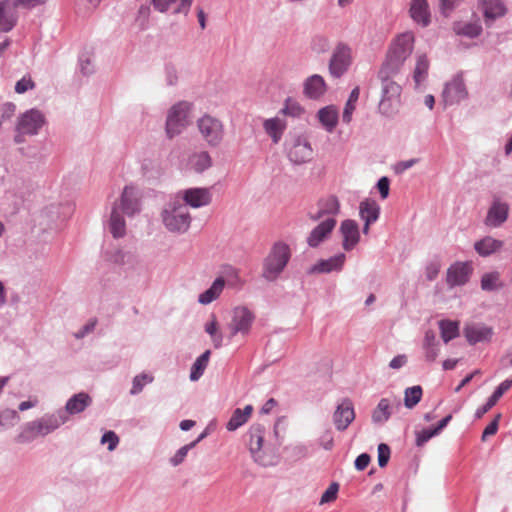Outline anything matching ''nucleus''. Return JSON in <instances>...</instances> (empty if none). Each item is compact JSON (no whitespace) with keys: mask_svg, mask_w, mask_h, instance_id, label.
Here are the masks:
<instances>
[{"mask_svg":"<svg viewBox=\"0 0 512 512\" xmlns=\"http://www.w3.org/2000/svg\"><path fill=\"white\" fill-rule=\"evenodd\" d=\"M20 421L18 412L14 409H1L0 410V428L9 429L14 427Z\"/></svg>","mask_w":512,"mask_h":512,"instance_id":"nucleus-45","label":"nucleus"},{"mask_svg":"<svg viewBox=\"0 0 512 512\" xmlns=\"http://www.w3.org/2000/svg\"><path fill=\"white\" fill-rule=\"evenodd\" d=\"M254 314L247 307H236L233 311L231 322L229 323V337L237 334L247 335L254 321Z\"/></svg>","mask_w":512,"mask_h":512,"instance_id":"nucleus-16","label":"nucleus"},{"mask_svg":"<svg viewBox=\"0 0 512 512\" xmlns=\"http://www.w3.org/2000/svg\"><path fill=\"white\" fill-rule=\"evenodd\" d=\"M178 70L175 65L168 63L165 65V81L169 86H175L178 83Z\"/></svg>","mask_w":512,"mask_h":512,"instance_id":"nucleus-57","label":"nucleus"},{"mask_svg":"<svg viewBox=\"0 0 512 512\" xmlns=\"http://www.w3.org/2000/svg\"><path fill=\"white\" fill-rule=\"evenodd\" d=\"M174 198H180L186 207L201 208L207 206L212 201V193L209 188L194 187L178 191Z\"/></svg>","mask_w":512,"mask_h":512,"instance_id":"nucleus-14","label":"nucleus"},{"mask_svg":"<svg viewBox=\"0 0 512 512\" xmlns=\"http://www.w3.org/2000/svg\"><path fill=\"white\" fill-rule=\"evenodd\" d=\"M401 86L396 82L384 79L382 81V97L379 102V112L391 117L398 111L400 106Z\"/></svg>","mask_w":512,"mask_h":512,"instance_id":"nucleus-8","label":"nucleus"},{"mask_svg":"<svg viewBox=\"0 0 512 512\" xmlns=\"http://www.w3.org/2000/svg\"><path fill=\"white\" fill-rule=\"evenodd\" d=\"M124 213L119 211L118 206H112L107 228L112 236L116 239L123 238L126 235V221Z\"/></svg>","mask_w":512,"mask_h":512,"instance_id":"nucleus-27","label":"nucleus"},{"mask_svg":"<svg viewBox=\"0 0 512 512\" xmlns=\"http://www.w3.org/2000/svg\"><path fill=\"white\" fill-rule=\"evenodd\" d=\"M440 263L438 261H431L425 268V275L429 281H433L439 274Z\"/></svg>","mask_w":512,"mask_h":512,"instance_id":"nucleus-62","label":"nucleus"},{"mask_svg":"<svg viewBox=\"0 0 512 512\" xmlns=\"http://www.w3.org/2000/svg\"><path fill=\"white\" fill-rule=\"evenodd\" d=\"M452 28L455 34L470 39L479 37L483 32V28L479 19L472 22L457 21L453 23Z\"/></svg>","mask_w":512,"mask_h":512,"instance_id":"nucleus-31","label":"nucleus"},{"mask_svg":"<svg viewBox=\"0 0 512 512\" xmlns=\"http://www.w3.org/2000/svg\"><path fill=\"white\" fill-rule=\"evenodd\" d=\"M196 125L202 139L208 146L218 147L222 143L225 130L220 119L204 114L197 120Z\"/></svg>","mask_w":512,"mask_h":512,"instance_id":"nucleus-7","label":"nucleus"},{"mask_svg":"<svg viewBox=\"0 0 512 512\" xmlns=\"http://www.w3.org/2000/svg\"><path fill=\"white\" fill-rule=\"evenodd\" d=\"M339 232L342 237V248L345 251L353 250L360 241L358 223L352 219L342 221Z\"/></svg>","mask_w":512,"mask_h":512,"instance_id":"nucleus-21","label":"nucleus"},{"mask_svg":"<svg viewBox=\"0 0 512 512\" xmlns=\"http://www.w3.org/2000/svg\"><path fill=\"white\" fill-rule=\"evenodd\" d=\"M392 414V404L388 398H382L372 412V421L375 424H383Z\"/></svg>","mask_w":512,"mask_h":512,"instance_id":"nucleus-41","label":"nucleus"},{"mask_svg":"<svg viewBox=\"0 0 512 512\" xmlns=\"http://www.w3.org/2000/svg\"><path fill=\"white\" fill-rule=\"evenodd\" d=\"M224 287L225 280L222 277L216 278L208 289L199 294L198 302L202 305H208L212 303L220 297Z\"/></svg>","mask_w":512,"mask_h":512,"instance_id":"nucleus-37","label":"nucleus"},{"mask_svg":"<svg viewBox=\"0 0 512 512\" xmlns=\"http://www.w3.org/2000/svg\"><path fill=\"white\" fill-rule=\"evenodd\" d=\"M97 321L95 319H90L85 325H83L79 330L74 333V337L76 339H83L91 332L94 331L96 327Z\"/></svg>","mask_w":512,"mask_h":512,"instance_id":"nucleus-59","label":"nucleus"},{"mask_svg":"<svg viewBox=\"0 0 512 512\" xmlns=\"http://www.w3.org/2000/svg\"><path fill=\"white\" fill-rule=\"evenodd\" d=\"M153 8L159 13L171 15L189 13L193 0H150Z\"/></svg>","mask_w":512,"mask_h":512,"instance_id":"nucleus-22","label":"nucleus"},{"mask_svg":"<svg viewBox=\"0 0 512 512\" xmlns=\"http://www.w3.org/2000/svg\"><path fill=\"white\" fill-rule=\"evenodd\" d=\"M509 206L507 203L495 201L488 210L485 223L490 227H499L508 217Z\"/></svg>","mask_w":512,"mask_h":512,"instance_id":"nucleus-28","label":"nucleus"},{"mask_svg":"<svg viewBox=\"0 0 512 512\" xmlns=\"http://www.w3.org/2000/svg\"><path fill=\"white\" fill-rule=\"evenodd\" d=\"M411 18L422 27L430 24V12L427 0H412L410 4Z\"/></svg>","mask_w":512,"mask_h":512,"instance_id":"nucleus-29","label":"nucleus"},{"mask_svg":"<svg viewBox=\"0 0 512 512\" xmlns=\"http://www.w3.org/2000/svg\"><path fill=\"white\" fill-rule=\"evenodd\" d=\"M265 428L261 424H254L248 431L249 436V451L254 459L260 465L268 466L272 463L267 461L263 451Z\"/></svg>","mask_w":512,"mask_h":512,"instance_id":"nucleus-15","label":"nucleus"},{"mask_svg":"<svg viewBox=\"0 0 512 512\" xmlns=\"http://www.w3.org/2000/svg\"><path fill=\"white\" fill-rule=\"evenodd\" d=\"M500 279L498 273H487L481 279V287L486 291H493L499 288Z\"/></svg>","mask_w":512,"mask_h":512,"instance_id":"nucleus-50","label":"nucleus"},{"mask_svg":"<svg viewBox=\"0 0 512 512\" xmlns=\"http://www.w3.org/2000/svg\"><path fill=\"white\" fill-rule=\"evenodd\" d=\"M493 334V328L482 323H470L464 328V335L471 345L479 342H488Z\"/></svg>","mask_w":512,"mask_h":512,"instance_id":"nucleus-24","label":"nucleus"},{"mask_svg":"<svg viewBox=\"0 0 512 512\" xmlns=\"http://www.w3.org/2000/svg\"><path fill=\"white\" fill-rule=\"evenodd\" d=\"M355 419L353 403L349 399H343L333 413V423L338 431H344Z\"/></svg>","mask_w":512,"mask_h":512,"instance_id":"nucleus-20","label":"nucleus"},{"mask_svg":"<svg viewBox=\"0 0 512 512\" xmlns=\"http://www.w3.org/2000/svg\"><path fill=\"white\" fill-rule=\"evenodd\" d=\"M422 388L419 385L408 387L404 391V405L408 409L415 407L421 400Z\"/></svg>","mask_w":512,"mask_h":512,"instance_id":"nucleus-46","label":"nucleus"},{"mask_svg":"<svg viewBox=\"0 0 512 512\" xmlns=\"http://www.w3.org/2000/svg\"><path fill=\"white\" fill-rule=\"evenodd\" d=\"M438 432L435 428H426L421 431L416 432V445L418 447L423 446L426 442H428L434 436H437Z\"/></svg>","mask_w":512,"mask_h":512,"instance_id":"nucleus-54","label":"nucleus"},{"mask_svg":"<svg viewBox=\"0 0 512 512\" xmlns=\"http://www.w3.org/2000/svg\"><path fill=\"white\" fill-rule=\"evenodd\" d=\"M195 447V442H190L179 448L173 457L170 458V464L174 467L180 465L185 460L188 452Z\"/></svg>","mask_w":512,"mask_h":512,"instance_id":"nucleus-51","label":"nucleus"},{"mask_svg":"<svg viewBox=\"0 0 512 512\" xmlns=\"http://www.w3.org/2000/svg\"><path fill=\"white\" fill-rule=\"evenodd\" d=\"M502 245V241L487 236L477 241L474 248L480 256L486 257L499 250Z\"/></svg>","mask_w":512,"mask_h":512,"instance_id":"nucleus-40","label":"nucleus"},{"mask_svg":"<svg viewBox=\"0 0 512 512\" xmlns=\"http://www.w3.org/2000/svg\"><path fill=\"white\" fill-rule=\"evenodd\" d=\"M340 204L338 199L335 196H329L323 199H320L317 202L315 208H312L308 212V217L312 221H320L321 219L326 218H335V216L339 213Z\"/></svg>","mask_w":512,"mask_h":512,"instance_id":"nucleus-17","label":"nucleus"},{"mask_svg":"<svg viewBox=\"0 0 512 512\" xmlns=\"http://www.w3.org/2000/svg\"><path fill=\"white\" fill-rule=\"evenodd\" d=\"M336 223V219L331 217L322 220L308 235L307 244L312 248L318 247L322 242L328 239Z\"/></svg>","mask_w":512,"mask_h":512,"instance_id":"nucleus-23","label":"nucleus"},{"mask_svg":"<svg viewBox=\"0 0 512 512\" xmlns=\"http://www.w3.org/2000/svg\"><path fill=\"white\" fill-rule=\"evenodd\" d=\"M79 69L81 73L86 76L94 72V65L88 54L83 53L79 56Z\"/></svg>","mask_w":512,"mask_h":512,"instance_id":"nucleus-56","label":"nucleus"},{"mask_svg":"<svg viewBox=\"0 0 512 512\" xmlns=\"http://www.w3.org/2000/svg\"><path fill=\"white\" fill-rule=\"evenodd\" d=\"M282 112L292 117H299L304 113V109L297 101L287 99Z\"/></svg>","mask_w":512,"mask_h":512,"instance_id":"nucleus-52","label":"nucleus"},{"mask_svg":"<svg viewBox=\"0 0 512 512\" xmlns=\"http://www.w3.org/2000/svg\"><path fill=\"white\" fill-rule=\"evenodd\" d=\"M93 404V398L85 391H81L70 396L64 407L56 411L64 424L70 421V418L83 413Z\"/></svg>","mask_w":512,"mask_h":512,"instance_id":"nucleus-11","label":"nucleus"},{"mask_svg":"<svg viewBox=\"0 0 512 512\" xmlns=\"http://www.w3.org/2000/svg\"><path fill=\"white\" fill-rule=\"evenodd\" d=\"M160 219L168 232L177 235L186 233L192 222L188 207L180 201V198L173 196L163 205Z\"/></svg>","mask_w":512,"mask_h":512,"instance_id":"nucleus-2","label":"nucleus"},{"mask_svg":"<svg viewBox=\"0 0 512 512\" xmlns=\"http://www.w3.org/2000/svg\"><path fill=\"white\" fill-rule=\"evenodd\" d=\"M286 155L294 165H303L314 157V149L309 138L303 134L291 136L285 144Z\"/></svg>","mask_w":512,"mask_h":512,"instance_id":"nucleus-6","label":"nucleus"},{"mask_svg":"<svg viewBox=\"0 0 512 512\" xmlns=\"http://www.w3.org/2000/svg\"><path fill=\"white\" fill-rule=\"evenodd\" d=\"M414 34L412 32H404L398 35L389 48L385 68L389 72H396L411 55L414 48Z\"/></svg>","mask_w":512,"mask_h":512,"instance_id":"nucleus-5","label":"nucleus"},{"mask_svg":"<svg viewBox=\"0 0 512 512\" xmlns=\"http://www.w3.org/2000/svg\"><path fill=\"white\" fill-rule=\"evenodd\" d=\"M19 5L16 0L0 1V31L9 32L17 22L16 6Z\"/></svg>","mask_w":512,"mask_h":512,"instance_id":"nucleus-26","label":"nucleus"},{"mask_svg":"<svg viewBox=\"0 0 512 512\" xmlns=\"http://www.w3.org/2000/svg\"><path fill=\"white\" fill-rule=\"evenodd\" d=\"M469 279V267L465 263H456L447 271V283L449 286L464 285Z\"/></svg>","mask_w":512,"mask_h":512,"instance_id":"nucleus-33","label":"nucleus"},{"mask_svg":"<svg viewBox=\"0 0 512 512\" xmlns=\"http://www.w3.org/2000/svg\"><path fill=\"white\" fill-rule=\"evenodd\" d=\"M390 448L387 444L381 443L378 445V465L383 468L387 465L390 459Z\"/></svg>","mask_w":512,"mask_h":512,"instance_id":"nucleus-58","label":"nucleus"},{"mask_svg":"<svg viewBox=\"0 0 512 512\" xmlns=\"http://www.w3.org/2000/svg\"><path fill=\"white\" fill-rule=\"evenodd\" d=\"M501 418V414L495 416V418L486 426L482 434V440L485 441L487 437L494 435L499 426V420Z\"/></svg>","mask_w":512,"mask_h":512,"instance_id":"nucleus-61","label":"nucleus"},{"mask_svg":"<svg viewBox=\"0 0 512 512\" xmlns=\"http://www.w3.org/2000/svg\"><path fill=\"white\" fill-rule=\"evenodd\" d=\"M468 98V90L461 75L454 76L448 81L442 91V101L445 106H453Z\"/></svg>","mask_w":512,"mask_h":512,"instance_id":"nucleus-13","label":"nucleus"},{"mask_svg":"<svg viewBox=\"0 0 512 512\" xmlns=\"http://www.w3.org/2000/svg\"><path fill=\"white\" fill-rule=\"evenodd\" d=\"M119 437L114 431H106L101 437V444H107V449L112 452L119 444Z\"/></svg>","mask_w":512,"mask_h":512,"instance_id":"nucleus-55","label":"nucleus"},{"mask_svg":"<svg viewBox=\"0 0 512 512\" xmlns=\"http://www.w3.org/2000/svg\"><path fill=\"white\" fill-rule=\"evenodd\" d=\"M210 350H206L204 353H202L199 357L196 358L194 363L191 366L190 371V380L195 382L198 381L202 375L204 374L205 369L208 366L209 358H210Z\"/></svg>","mask_w":512,"mask_h":512,"instance_id":"nucleus-42","label":"nucleus"},{"mask_svg":"<svg viewBox=\"0 0 512 512\" xmlns=\"http://www.w3.org/2000/svg\"><path fill=\"white\" fill-rule=\"evenodd\" d=\"M439 329L441 338L444 343L457 338L459 336V322L452 320H441L439 321Z\"/></svg>","mask_w":512,"mask_h":512,"instance_id":"nucleus-43","label":"nucleus"},{"mask_svg":"<svg viewBox=\"0 0 512 512\" xmlns=\"http://www.w3.org/2000/svg\"><path fill=\"white\" fill-rule=\"evenodd\" d=\"M205 332L211 337L214 348L218 349L223 345V334L219 330V325L215 315L204 326Z\"/></svg>","mask_w":512,"mask_h":512,"instance_id":"nucleus-44","label":"nucleus"},{"mask_svg":"<svg viewBox=\"0 0 512 512\" xmlns=\"http://www.w3.org/2000/svg\"><path fill=\"white\" fill-rule=\"evenodd\" d=\"M352 63L351 48L339 42L333 49L328 63V70L331 77L335 79L341 78L349 69Z\"/></svg>","mask_w":512,"mask_h":512,"instance_id":"nucleus-10","label":"nucleus"},{"mask_svg":"<svg viewBox=\"0 0 512 512\" xmlns=\"http://www.w3.org/2000/svg\"><path fill=\"white\" fill-rule=\"evenodd\" d=\"M212 165V159L208 152L200 151L194 152L189 155L186 163V169L196 172L202 173Z\"/></svg>","mask_w":512,"mask_h":512,"instance_id":"nucleus-30","label":"nucleus"},{"mask_svg":"<svg viewBox=\"0 0 512 512\" xmlns=\"http://www.w3.org/2000/svg\"><path fill=\"white\" fill-rule=\"evenodd\" d=\"M346 258L344 253H338L327 259H320L308 269L307 273L312 275L341 272L344 268Z\"/></svg>","mask_w":512,"mask_h":512,"instance_id":"nucleus-19","label":"nucleus"},{"mask_svg":"<svg viewBox=\"0 0 512 512\" xmlns=\"http://www.w3.org/2000/svg\"><path fill=\"white\" fill-rule=\"evenodd\" d=\"M512 386V380L506 379L502 383H500L497 388L494 390L492 395L488 398L487 402L482 406L479 407L475 412V418L479 419L484 414H486L502 397V395L508 391Z\"/></svg>","mask_w":512,"mask_h":512,"instance_id":"nucleus-32","label":"nucleus"},{"mask_svg":"<svg viewBox=\"0 0 512 512\" xmlns=\"http://www.w3.org/2000/svg\"><path fill=\"white\" fill-rule=\"evenodd\" d=\"M429 69V61L426 57V55H418L416 66L414 70V80L417 84H420L422 81H424L427 77Z\"/></svg>","mask_w":512,"mask_h":512,"instance_id":"nucleus-48","label":"nucleus"},{"mask_svg":"<svg viewBox=\"0 0 512 512\" xmlns=\"http://www.w3.org/2000/svg\"><path fill=\"white\" fill-rule=\"evenodd\" d=\"M46 124L45 114L37 109L31 108L18 115L15 131H21L28 136H36Z\"/></svg>","mask_w":512,"mask_h":512,"instance_id":"nucleus-9","label":"nucleus"},{"mask_svg":"<svg viewBox=\"0 0 512 512\" xmlns=\"http://www.w3.org/2000/svg\"><path fill=\"white\" fill-rule=\"evenodd\" d=\"M417 162H418V159H409V160H405V161H400L395 165L394 170L397 174H402L406 170L413 167Z\"/></svg>","mask_w":512,"mask_h":512,"instance_id":"nucleus-64","label":"nucleus"},{"mask_svg":"<svg viewBox=\"0 0 512 512\" xmlns=\"http://www.w3.org/2000/svg\"><path fill=\"white\" fill-rule=\"evenodd\" d=\"M356 109L355 103L346 102L342 114V121L346 124H349L352 120V115Z\"/></svg>","mask_w":512,"mask_h":512,"instance_id":"nucleus-63","label":"nucleus"},{"mask_svg":"<svg viewBox=\"0 0 512 512\" xmlns=\"http://www.w3.org/2000/svg\"><path fill=\"white\" fill-rule=\"evenodd\" d=\"M478 9L487 26H491L497 19L504 17L508 11L503 0H478Z\"/></svg>","mask_w":512,"mask_h":512,"instance_id":"nucleus-18","label":"nucleus"},{"mask_svg":"<svg viewBox=\"0 0 512 512\" xmlns=\"http://www.w3.org/2000/svg\"><path fill=\"white\" fill-rule=\"evenodd\" d=\"M111 260L126 269H134L140 259L136 252L130 250L117 249L111 256Z\"/></svg>","mask_w":512,"mask_h":512,"instance_id":"nucleus-36","label":"nucleus"},{"mask_svg":"<svg viewBox=\"0 0 512 512\" xmlns=\"http://www.w3.org/2000/svg\"><path fill=\"white\" fill-rule=\"evenodd\" d=\"M339 486L337 483H332L326 491L322 494L320 503H329L336 499Z\"/></svg>","mask_w":512,"mask_h":512,"instance_id":"nucleus-60","label":"nucleus"},{"mask_svg":"<svg viewBox=\"0 0 512 512\" xmlns=\"http://www.w3.org/2000/svg\"><path fill=\"white\" fill-rule=\"evenodd\" d=\"M112 206H118L119 211L123 212L127 217H134L141 211L139 190L132 185L125 186L120 198L115 200Z\"/></svg>","mask_w":512,"mask_h":512,"instance_id":"nucleus-12","label":"nucleus"},{"mask_svg":"<svg viewBox=\"0 0 512 512\" xmlns=\"http://www.w3.org/2000/svg\"><path fill=\"white\" fill-rule=\"evenodd\" d=\"M154 381V377L148 373H140L136 375L132 380V387L130 389L131 395H138L142 392L145 385L150 384Z\"/></svg>","mask_w":512,"mask_h":512,"instance_id":"nucleus-49","label":"nucleus"},{"mask_svg":"<svg viewBox=\"0 0 512 512\" xmlns=\"http://www.w3.org/2000/svg\"><path fill=\"white\" fill-rule=\"evenodd\" d=\"M326 91V82L319 74H313L303 82V94L308 99L319 100L325 95Z\"/></svg>","mask_w":512,"mask_h":512,"instance_id":"nucleus-25","label":"nucleus"},{"mask_svg":"<svg viewBox=\"0 0 512 512\" xmlns=\"http://www.w3.org/2000/svg\"><path fill=\"white\" fill-rule=\"evenodd\" d=\"M330 46V39L327 35L324 34L314 35L310 42V48L316 54H324L328 52Z\"/></svg>","mask_w":512,"mask_h":512,"instance_id":"nucleus-47","label":"nucleus"},{"mask_svg":"<svg viewBox=\"0 0 512 512\" xmlns=\"http://www.w3.org/2000/svg\"><path fill=\"white\" fill-rule=\"evenodd\" d=\"M253 412L252 405H246L243 409L237 408L233 411L229 421L226 424L228 431H235L243 426L250 418Z\"/></svg>","mask_w":512,"mask_h":512,"instance_id":"nucleus-38","label":"nucleus"},{"mask_svg":"<svg viewBox=\"0 0 512 512\" xmlns=\"http://www.w3.org/2000/svg\"><path fill=\"white\" fill-rule=\"evenodd\" d=\"M291 258V251L287 244L277 242L264 259L262 277L269 282L276 281L284 271Z\"/></svg>","mask_w":512,"mask_h":512,"instance_id":"nucleus-4","label":"nucleus"},{"mask_svg":"<svg viewBox=\"0 0 512 512\" xmlns=\"http://www.w3.org/2000/svg\"><path fill=\"white\" fill-rule=\"evenodd\" d=\"M317 118L322 127L329 133L333 132L338 123V110L334 105H328L317 112Z\"/></svg>","mask_w":512,"mask_h":512,"instance_id":"nucleus-34","label":"nucleus"},{"mask_svg":"<svg viewBox=\"0 0 512 512\" xmlns=\"http://www.w3.org/2000/svg\"><path fill=\"white\" fill-rule=\"evenodd\" d=\"M263 129L272 142L277 144L284 134L286 122L279 117L269 118L263 122Z\"/></svg>","mask_w":512,"mask_h":512,"instance_id":"nucleus-35","label":"nucleus"},{"mask_svg":"<svg viewBox=\"0 0 512 512\" xmlns=\"http://www.w3.org/2000/svg\"><path fill=\"white\" fill-rule=\"evenodd\" d=\"M64 423L58 415L57 411L47 412L41 417L24 423L16 437V441L21 444H28L37 438H44L56 430Z\"/></svg>","mask_w":512,"mask_h":512,"instance_id":"nucleus-1","label":"nucleus"},{"mask_svg":"<svg viewBox=\"0 0 512 512\" xmlns=\"http://www.w3.org/2000/svg\"><path fill=\"white\" fill-rule=\"evenodd\" d=\"M35 88V83L30 75H24L15 84V92L17 94H24L25 92Z\"/></svg>","mask_w":512,"mask_h":512,"instance_id":"nucleus-53","label":"nucleus"},{"mask_svg":"<svg viewBox=\"0 0 512 512\" xmlns=\"http://www.w3.org/2000/svg\"><path fill=\"white\" fill-rule=\"evenodd\" d=\"M192 104L188 101H179L167 111L165 120V135L174 139L182 134L191 122Z\"/></svg>","mask_w":512,"mask_h":512,"instance_id":"nucleus-3","label":"nucleus"},{"mask_svg":"<svg viewBox=\"0 0 512 512\" xmlns=\"http://www.w3.org/2000/svg\"><path fill=\"white\" fill-rule=\"evenodd\" d=\"M380 215V207L374 200L366 199L359 205V216L363 222L374 223Z\"/></svg>","mask_w":512,"mask_h":512,"instance_id":"nucleus-39","label":"nucleus"}]
</instances>
